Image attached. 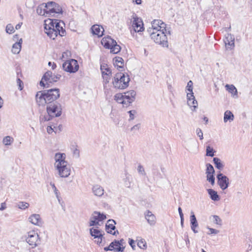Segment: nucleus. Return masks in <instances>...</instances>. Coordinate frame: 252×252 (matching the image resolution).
Segmentation results:
<instances>
[{"label": "nucleus", "mask_w": 252, "mask_h": 252, "mask_svg": "<svg viewBox=\"0 0 252 252\" xmlns=\"http://www.w3.org/2000/svg\"><path fill=\"white\" fill-rule=\"evenodd\" d=\"M46 111L48 113L44 116V121H49L53 118L59 117L62 113V108L61 104L58 102L47 104Z\"/></svg>", "instance_id": "nucleus-1"}, {"label": "nucleus", "mask_w": 252, "mask_h": 252, "mask_svg": "<svg viewBox=\"0 0 252 252\" xmlns=\"http://www.w3.org/2000/svg\"><path fill=\"white\" fill-rule=\"evenodd\" d=\"M130 26L129 29L134 37L135 33L143 32L144 30V25L141 19L138 18L135 13H133L130 19Z\"/></svg>", "instance_id": "nucleus-2"}, {"label": "nucleus", "mask_w": 252, "mask_h": 252, "mask_svg": "<svg viewBox=\"0 0 252 252\" xmlns=\"http://www.w3.org/2000/svg\"><path fill=\"white\" fill-rule=\"evenodd\" d=\"M167 35H168V33H165L162 30H158L156 32H152L150 34V36L156 43L161 45L163 47H167Z\"/></svg>", "instance_id": "nucleus-3"}, {"label": "nucleus", "mask_w": 252, "mask_h": 252, "mask_svg": "<svg viewBox=\"0 0 252 252\" xmlns=\"http://www.w3.org/2000/svg\"><path fill=\"white\" fill-rule=\"evenodd\" d=\"M101 43L105 48L110 50L111 53L117 54L121 50L120 46L110 36L108 35L103 37L101 41Z\"/></svg>", "instance_id": "nucleus-4"}, {"label": "nucleus", "mask_w": 252, "mask_h": 252, "mask_svg": "<svg viewBox=\"0 0 252 252\" xmlns=\"http://www.w3.org/2000/svg\"><path fill=\"white\" fill-rule=\"evenodd\" d=\"M61 77L59 74H55L51 71H47L43 76L41 80L40 81V85L44 88H48L49 83L56 82Z\"/></svg>", "instance_id": "nucleus-5"}, {"label": "nucleus", "mask_w": 252, "mask_h": 252, "mask_svg": "<svg viewBox=\"0 0 252 252\" xmlns=\"http://www.w3.org/2000/svg\"><path fill=\"white\" fill-rule=\"evenodd\" d=\"M56 22H57V19H48L44 21L45 32L50 38L53 40L56 38L55 34L57 33V32L54 29Z\"/></svg>", "instance_id": "nucleus-6"}, {"label": "nucleus", "mask_w": 252, "mask_h": 252, "mask_svg": "<svg viewBox=\"0 0 252 252\" xmlns=\"http://www.w3.org/2000/svg\"><path fill=\"white\" fill-rule=\"evenodd\" d=\"M125 75L124 73L120 72L115 74L113 81L115 88L124 89L126 88V81H125Z\"/></svg>", "instance_id": "nucleus-7"}, {"label": "nucleus", "mask_w": 252, "mask_h": 252, "mask_svg": "<svg viewBox=\"0 0 252 252\" xmlns=\"http://www.w3.org/2000/svg\"><path fill=\"white\" fill-rule=\"evenodd\" d=\"M63 70L69 73H74L78 71L79 64L76 60L71 59L67 61L63 64Z\"/></svg>", "instance_id": "nucleus-8"}, {"label": "nucleus", "mask_w": 252, "mask_h": 252, "mask_svg": "<svg viewBox=\"0 0 252 252\" xmlns=\"http://www.w3.org/2000/svg\"><path fill=\"white\" fill-rule=\"evenodd\" d=\"M56 169L58 172V174L60 177L66 178L68 177L71 172V169L67 162H64L59 165H57L55 166Z\"/></svg>", "instance_id": "nucleus-9"}, {"label": "nucleus", "mask_w": 252, "mask_h": 252, "mask_svg": "<svg viewBox=\"0 0 252 252\" xmlns=\"http://www.w3.org/2000/svg\"><path fill=\"white\" fill-rule=\"evenodd\" d=\"M106 219V215L99 212L94 211L92 214L90 219L89 226H96L99 225V221H102Z\"/></svg>", "instance_id": "nucleus-10"}, {"label": "nucleus", "mask_w": 252, "mask_h": 252, "mask_svg": "<svg viewBox=\"0 0 252 252\" xmlns=\"http://www.w3.org/2000/svg\"><path fill=\"white\" fill-rule=\"evenodd\" d=\"M26 241L32 246V248H35L40 243V239L39 236L34 231L28 232Z\"/></svg>", "instance_id": "nucleus-11"}, {"label": "nucleus", "mask_w": 252, "mask_h": 252, "mask_svg": "<svg viewBox=\"0 0 252 252\" xmlns=\"http://www.w3.org/2000/svg\"><path fill=\"white\" fill-rule=\"evenodd\" d=\"M47 104L56 102V100L60 97V90L57 88L45 90Z\"/></svg>", "instance_id": "nucleus-12"}, {"label": "nucleus", "mask_w": 252, "mask_h": 252, "mask_svg": "<svg viewBox=\"0 0 252 252\" xmlns=\"http://www.w3.org/2000/svg\"><path fill=\"white\" fill-rule=\"evenodd\" d=\"M217 179L218 184L222 190H225L228 187L229 179L226 176L219 172L217 175Z\"/></svg>", "instance_id": "nucleus-13"}, {"label": "nucleus", "mask_w": 252, "mask_h": 252, "mask_svg": "<svg viewBox=\"0 0 252 252\" xmlns=\"http://www.w3.org/2000/svg\"><path fill=\"white\" fill-rule=\"evenodd\" d=\"M47 9H49L50 15L52 13H62V9L55 2H48L45 4V6Z\"/></svg>", "instance_id": "nucleus-14"}, {"label": "nucleus", "mask_w": 252, "mask_h": 252, "mask_svg": "<svg viewBox=\"0 0 252 252\" xmlns=\"http://www.w3.org/2000/svg\"><path fill=\"white\" fill-rule=\"evenodd\" d=\"M64 26V23L63 21H59L57 19V22L55 23V31L57 32L55 34L56 37L59 35L60 36H63L65 35L66 32L65 29L63 28Z\"/></svg>", "instance_id": "nucleus-15"}, {"label": "nucleus", "mask_w": 252, "mask_h": 252, "mask_svg": "<svg viewBox=\"0 0 252 252\" xmlns=\"http://www.w3.org/2000/svg\"><path fill=\"white\" fill-rule=\"evenodd\" d=\"M45 90L43 91H39L36 93L35 98L37 103L38 105H44L45 104H47V100Z\"/></svg>", "instance_id": "nucleus-16"}, {"label": "nucleus", "mask_w": 252, "mask_h": 252, "mask_svg": "<svg viewBox=\"0 0 252 252\" xmlns=\"http://www.w3.org/2000/svg\"><path fill=\"white\" fill-rule=\"evenodd\" d=\"M115 224L116 222L114 220L111 219L109 220L105 224L106 231L108 233L112 234L113 235H116V233H119L118 230L114 231V232L112 231V230H114L116 229V226H115Z\"/></svg>", "instance_id": "nucleus-17"}, {"label": "nucleus", "mask_w": 252, "mask_h": 252, "mask_svg": "<svg viewBox=\"0 0 252 252\" xmlns=\"http://www.w3.org/2000/svg\"><path fill=\"white\" fill-rule=\"evenodd\" d=\"M187 104L190 107H193L192 109L193 111H195L196 108L197 107V101L195 99L193 95V93H187Z\"/></svg>", "instance_id": "nucleus-18"}, {"label": "nucleus", "mask_w": 252, "mask_h": 252, "mask_svg": "<svg viewBox=\"0 0 252 252\" xmlns=\"http://www.w3.org/2000/svg\"><path fill=\"white\" fill-rule=\"evenodd\" d=\"M145 218L147 220L148 223L151 225H154L156 222V216L149 210L145 212Z\"/></svg>", "instance_id": "nucleus-19"}, {"label": "nucleus", "mask_w": 252, "mask_h": 252, "mask_svg": "<svg viewBox=\"0 0 252 252\" xmlns=\"http://www.w3.org/2000/svg\"><path fill=\"white\" fill-rule=\"evenodd\" d=\"M29 221L32 224L41 226L42 225V220L39 214H32L29 218Z\"/></svg>", "instance_id": "nucleus-20"}, {"label": "nucleus", "mask_w": 252, "mask_h": 252, "mask_svg": "<svg viewBox=\"0 0 252 252\" xmlns=\"http://www.w3.org/2000/svg\"><path fill=\"white\" fill-rule=\"evenodd\" d=\"M224 42L226 46H230V49H233L235 46L234 36L230 33H227L224 39Z\"/></svg>", "instance_id": "nucleus-21"}, {"label": "nucleus", "mask_w": 252, "mask_h": 252, "mask_svg": "<svg viewBox=\"0 0 252 252\" xmlns=\"http://www.w3.org/2000/svg\"><path fill=\"white\" fill-rule=\"evenodd\" d=\"M90 235L94 237V238H97V239H99V238H103L104 233H103L102 231L94 228H91L90 229Z\"/></svg>", "instance_id": "nucleus-22"}, {"label": "nucleus", "mask_w": 252, "mask_h": 252, "mask_svg": "<svg viewBox=\"0 0 252 252\" xmlns=\"http://www.w3.org/2000/svg\"><path fill=\"white\" fill-rule=\"evenodd\" d=\"M65 155L63 153H56L55 156V160L56 162L55 163V167L57 165L63 163V162H66L67 161L65 160Z\"/></svg>", "instance_id": "nucleus-23"}, {"label": "nucleus", "mask_w": 252, "mask_h": 252, "mask_svg": "<svg viewBox=\"0 0 252 252\" xmlns=\"http://www.w3.org/2000/svg\"><path fill=\"white\" fill-rule=\"evenodd\" d=\"M45 5L43 3L40 5H39L36 9V12L38 15H45V16H48V15H50V12H49V9H47L46 7H45Z\"/></svg>", "instance_id": "nucleus-24"}, {"label": "nucleus", "mask_w": 252, "mask_h": 252, "mask_svg": "<svg viewBox=\"0 0 252 252\" xmlns=\"http://www.w3.org/2000/svg\"><path fill=\"white\" fill-rule=\"evenodd\" d=\"M190 221L191 230L194 233H197L198 231L196 230L195 228L198 227V224L196 217L193 212H191V215L190 217Z\"/></svg>", "instance_id": "nucleus-25"}, {"label": "nucleus", "mask_w": 252, "mask_h": 252, "mask_svg": "<svg viewBox=\"0 0 252 252\" xmlns=\"http://www.w3.org/2000/svg\"><path fill=\"white\" fill-rule=\"evenodd\" d=\"M160 24V20H154L152 22V28H149L148 29V32L150 33V34L152 32H156L158 30H159V25Z\"/></svg>", "instance_id": "nucleus-26"}, {"label": "nucleus", "mask_w": 252, "mask_h": 252, "mask_svg": "<svg viewBox=\"0 0 252 252\" xmlns=\"http://www.w3.org/2000/svg\"><path fill=\"white\" fill-rule=\"evenodd\" d=\"M101 29H102V31L100 30V28L98 25H94L91 28L93 33L98 35V36H101L103 35L104 30L102 27Z\"/></svg>", "instance_id": "nucleus-27"}, {"label": "nucleus", "mask_w": 252, "mask_h": 252, "mask_svg": "<svg viewBox=\"0 0 252 252\" xmlns=\"http://www.w3.org/2000/svg\"><path fill=\"white\" fill-rule=\"evenodd\" d=\"M22 43V39L21 38L18 42L15 43L12 47V52L13 54H17L19 53L21 49V45Z\"/></svg>", "instance_id": "nucleus-28"}, {"label": "nucleus", "mask_w": 252, "mask_h": 252, "mask_svg": "<svg viewBox=\"0 0 252 252\" xmlns=\"http://www.w3.org/2000/svg\"><path fill=\"white\" fill-rule=\"evenodd\" d=\"M94 194L97 196H101L104 194V189L101 186L96 185L92 189Z\"/></svg>", "instance_id": "nucleus-29"}, {"label": "nucleus", "mask_w": 252, "mask_h": 252, "mask_svg": "<svg viewBox=\"0 0 252 252\" xmlns=\"http://www.w3.org/2000/svg\"><path fill=\"white\" fill-rule=\"evenodd\" d=\"M226 90L236 98L238 97V92L236 87L233 85L226 84L225 85Z\"/></svg>", "instance_id": "nucleus-30"}, {"label": "nucleus", "mask_w": 252, "mask_h": 252, "mask_svg": "<svg viewBox=\"0 0 252 252\" xmlns=\"http://www.w3.org/2000/svg\"><path fill=\"white\" fill-rule=\"evenodd\" d=\"M136 92L131 90L130 91H127V102L131 103L133 102L135 99Z\"/></svg>", "instance_id": "nucleus-31"}, {"label": "nucleus", "mask_w": 252, "mask_h": 252, "mask_svg": "<svg viewBox=\"0 0 252 252\" xmlns=\"http://www.w3.org/2000/svg\"><path fill=\"white\" fill-rule=\"evenodd\" d=\"M207 191L212 200L214 201H218L220 200V196L216 191L213 189H208Z\"/></svg>", "instance_id": "nucleus-32"}, {"label": "nucleus", "mask_w": 252, "mask_h": 252, "mask_svg": "<svg viewBox=\"0 0 252 252\" xmlns=\"http://www.w3.org/2000/svg\"><path fill=\"white\" fill-rule=\"evenodd\" d=\"M126 95L121 93H118L115 95V100L119 103L124 104L125 103V99Z\"/></svg>", "instance_id": "nucleus-33"}, {"label": "nucleus", "mask_w": 252, "mask_h": 252, "mask_svg": "<svg viewBox=\"0 0 252 252\" xmlns=\"http://www.w3.org/2000/svg\"><path fill=\"white\" fill-rule=\"evenodd\" d=\"M234 116L233 113L229 110H227L224 114L223 121L224 123L227 122L228 121H233Z\"/></svg>", "instance_id": "nucleus-34"}, {"label": "nucleus", "mask_w": 252, "mask_h": 252, "mask_svg": "<svg viewBox=\"0 0 252 252\" xmlns=\"http://www.w3.org/2000/svg\"><path fill=\"white\" fill-rule=\"evenodd\" d=\"M213 162L215 164V167L218 169L220 170L223 168L224 165L222 164L221 160L219 158L217 157L214 158Z\"/></svg>", "instance_id": "nucleus-35"}, {"label": "nucleus", "mask_w": 252, "mask_h": 252, "mask_svg": "<svg viewBox=\"0 0 252 252\" xmlns=\"http://www.w3.org/2000/svg\"><path fill=\"white\" fill-rule=\"evenodd\" d=\"M124 60L121 57H116L115 64L117 66L118 68H123L124 66Z\"/></svg>", "instance_id": "nucleus-36"}, {"label": "nucleus", "mask_w": 252, "mask_h": 252, "mask_svg": "<svg viewBox=\"0 0 252 252\" xmlns=\"http://www.w3.org/2000/svg\"><path fill=\"white\" fill-rule=\"evenodd\" d=\"M160 24L161 25H160L159 26V30H162V31L165 32V33H168V35H170L171 34V32L169 29L167 28L166 25L161 20H160Z\"/></svg>", "instance_id": "nucleus-37"}, {"label": "nucleus", "mask_w": 252, "mask_h": 252, "mask_svg": "<svg viewBox=\"0 0 252 252\" xmlns=\"http://www.w3.org/2000/svg\"><path fill=\"white\" fill-rule=\"evenodd\" d=\"M13 141L14 139L12 137L9 136H7L4 137L2 142L5 146H9L13 143Z\"/></svg>", "instance_id": "nucleus-38"}, {"label": "nucleus", "mask_w": 252, "mask_h": 252, "mask_svg": "<svg viewBox=\"0 0 252 252\" xmlns=\"http://www.w3.org/2000/svg\"><path fill=\"white\" fill-rule=\"evenodd\" d=\"M116 242L118 244H115V251L116 252H123L125 247L123 246L119 240H116Z\"/></svg>", "instance_id": "nucleus-39"}, {"label": "nucleus", "mask_w": 252, "mask_h": 252, "mask_svg": "<svg viewBox=\"0 0 252 252\" xmlns=\"http://www.w3.org/2000/svg\"><path fill=\"white\" fill-rule=\"evenodd\" d=\"M206 174H211L215 173V170L210 163H207L206 165Z\"/></svg>", "instance_id": "nucleus-40"}, {"label": "nucleus", "mask_w": 252, "mask_h": 252, "mask_svg": "<svg viewBox=\"0 0 252 252\" xmlns=\"http://www.w3.org/2000/svg\"><path fill=\"white\" fill-rule=\"evenodd\" d=\"M30 204L24 201H21L17 204V207L18 208L22 210H25L27 208H28Z\"/></svg>", "instance_id": "nucleus-41"}, {"label": "nucleus", "mask_w": 252, "mask_h": 252, "mask_svg": "<svg viewBox=\"0 0 252 252\" xmlns=\"http://www.w3.org/2000/svg\"><path fill=\"white\" fill-rule=\"evenodd\" d=\"M129 114V119L128 121H132L135 119V118L137 115V112L136 110H130L127 112Z\"/></svg>", "instance_id": "nucleus-42"}, {"label": "nucleus", "mask_w": 252, "mask_h": 252, "mask_svg": "<svg viewBox=\"0 0 252 252\" xmlns=\"http://www.w3.org/2000/svg\"><path fill=\"white\" fill-rule=\"evenodd\" d=\"M100 69L102 74V72H104V70L106 71V74H111L112 73L111 70L110 68L107 67V65L106 64H101L100 66Z\"/></svg>", "instance_id": "nucleus-43"}, {"label": "nucleus", "mask_w": 252, "mask_h": 252, "mask_svg": "<svg viewBox=\"0 0 252 252\" xmlns=\"http://www.w3.org/2000/svg\"><path fill=\"white\" fill-rule=\"evenodd\" d=\"M214 150L210 146L206 147V156L213 157L214 156Z\"/></svg>", "instance_id": "nucleus-44"}, {"label": "nucleus", "mask_w": 252, "mask_h": 252, "mask_svg": "<svg viewBox=\"0 0 252 252\" xmlns=\"http://www.w3.org/2000/svg\"><path fill=\"white\" fill-rule=\"evenodd\" d=\"M104 72H102V77L103 79L104 85H106L109 82L110 79V76L111 74H103Z\"/></svg>", "instance_id": "nucleus-45"}, {"label": "nucleus", "mask_w": 252, "mask_h": 252, "mask_svg": "<svg viewBox=\"0 0 252 252\" xmlns=\"http://www.w3.org/2000/svg\"><path fill=\"white\" fill-rule=\"evenodd\" d=\"M214 174H207V180L213 186L215 184V178Z\"/></svg>", "instance_id": "nucleus-46"}, {"label": "nucleus", "mask_w": 252, "mask_h": 252, "mask_svg": "<svg viewBox=\"0 0 252 252\" xmlns=\"http://www.w3.org/2000/svg\"><path fill=\"white\" fill-rule=\"evenodd\" d=\"M193 82L190 80L188 82L187 86L186 87V91H188V93H193Z\"/></svg>", "instance_id": "nucleus-47"}, {"label": "nucleus", "mask_w": 252, "mask_h": 252, "mask_svg": "<svg viewBox=\"0 0 252 252\" xmlns=\"http://www.w3.org/2000/svg\"><path fill=\"white\" fill-rule=\"evenodd\" d=\"M213 217L214 219V220H213L214 223H215L216 224L219 225H221L222 220L218 216L214 215L213 216Z\"/></svg>", "instance_id": "nucleus-48"}, {"label": "nucleus", "mask_w": 252, "mask_h": 252, "mask_svg": "<svg viewBox=\"0 0 252 252\" xmlns=\"http://www.w3.org/2000/svg\"><path fill=\"white\" fill-rule=\"evenodd\" d=\"M14 29L13 26L10 24H8L6 27V32L9 34H11L14 32Z\"/></svg>", "instance_id": "nucleus-49"}, {"label": "nucleus", "mask_w": 252, "mask_h": 252, "mask_svg": "<svg viewBox=\"0 0 252 252\" xmlns=\"http://www.w3.org/2000/svg\"><path fill=\"white\" fill-rule=\"evenodd\" d=\"M50 185L52 186L53 190H54V192L56 195V197L58 199V200H59V190H58V189H57V188L56 187L55 185V184L52 183V182H50Z\"/></svg>", "instance_id": "nucleus-50"}, {"label": "nucleus", "mask_w": 252, "mask_h": 252, "mask_svg": "<svg viewBox=\"0 0 252 252\" xmlns=\"http://www.w3.org/2000/svg\"><path fill=\"white\" fill-rule=\"evenodd\" d=\"M140 127V124H136L130 128V131L131 132H133V134H135L138 131Z\"/></svg>", "instance_id": "nucleus-51"}, {"label": "nucleus", "mask_w": 252, "mask_h": 252, "mask_svg": "<svg viewBox=\"0 0 252 252\" xmlns=\"http://www.w3.org/2000/svg\"><path fill=\"white\" fill-rule=\"evenodd\" d=\"M196 133L200 140H202L203 139V132L200 128H197L196 129Z\"/></svg>", "instance_id": "nucleus-52"}, {"label": "nucleus", "mask_w": 252, "mask_h": 252, "mask_svg": "<svg viewBox=\"0 0 252 252\" xmlns=\"http://www.w3.org/2000/svg\"><path fill=\"white\" fill-rule=\"evenodd\" d=\"M137 170L139 174L142 175H145L146 173L145 171V170L141 165H139L137 167Z\"/></svg>", "instance_id": "nucleus-53"}, {"label": "nucleus", "mask_w": 252, "mask_h": 252, "mask_svg": "<svg viewBox=\"0 0 252 252\" xmlns=\"http://www.w3.org/2000/svg\"><path fill=\"white\" fill-rule=\"evenodd\" d=\"M127 180L129 182V186H127L128 188H133L134 186V183L133 182V178L131 177H127Z\"/></svg>", "instance_id": "nucleus-54"}, {"label": "nucleus", "mask_w": 252, "mask_h": 252, "mask_svg": "<svg viewBox=\"0 0 252 252\" xmlns=\"http://www.w3.org/2000/svg\"><path fill=\"white\" fill-rule=\"evenodd\" d=\"M208 228L209 230V232L208 233V234H209V235H211V234H217L219 232V231L217 229H214L212 228H209V227H208Z\"/></svg>", "instance_id": "nucleus-55"}, {"label": "nucleus", "mask_w": 252, "mask_h": 252, "mask_svg": "<svg viewBox=\"0 0 252 252\" xmlns=\"http://www.w3.org/2000/svg\"><path fill=\"white\" fill-rule=\"evenodd\" d=\"M115 244H118V242H116V240H115L110 244L109 246H108L109 251H115Z\"/></svg>", "instance_id": "nucleus-56"}, {"label": "nucleus", "mask_w": 252, "mask_h": 252, "mask_svg": "<svg viewBox=\"0 0 252 252\" xmlns=\"http://www.w3.org/2000/svg\"><path fill=\"white\" fill-rule=\"evenodd\" d=\"M137 245L139 248L142 249H144L146 248V243H144L142 241L138 242Z\"/></svg>", "instance_id": "nucleus-57"}, {"label": "nucleus", "mask_w": 252, "mask_h": 252, "mask_svg": "<svg viewBox=\"0 0 252 252\" xmlns=\"http://www.w3.org/2000/svg\"><path fill=\"white\" fill-rule=\"evenodd\" d=\"M129 244L131 247L132 249L133 250H135V248L136 247V246L135 245V242L134 240L129 239Z\"/></svg>", "instance_id": "nucleus-58"}, {"label": "nucleus", "mask_w": 252, "mask_h": 252, "mask_svg": "<svg viewBox=\"0 0 252 252\" xmlns=\"http://www.w3.org/2000/svg\"><path fill=\"white\" fill-rule=\"evenodd\" d=\"M185 238H186L185 242H186V245H187V247L188 248H189V246H190V242H189V237H188V234L185 235Z\"/></svg>", "instance_id": "nucleus-59"}, {"label": "nucleus", "mask_w": 252, "mask_h": 252, "mask_svg": "<svg viewBox=\"0 0 252 252\" xmlns=\"http://www.w3.org/2000/svg\"><path fill=\"white\" fill-rule=\"evenodd\" d=\"M17 83L18 84V85H19V89L20 90H22L23 88V87L22 86L21 84H23V82L19 78H18L17 79Z\"/></svg>", "instance_id": "nucleus-60"}, {"label": "nucleus", "mask_w": 252, "mask_h": 252, "mask_svg": "<svg viewBox=\"0 0 252 252\" xmlns=\"http://www.w3.org/2000/svg\"><path fill=\"white\" fill-rule=\"evenodd\" d=\"M49 66H52V68L53 69H54L56 67V64L54 63H52L51 62H49L48 63Z\"/></svg>", "instance_id": "nucleus-61"}, {"label": "nucleus", "mask_w": 252, "mask_h": 252, "mask_svg": "<svg viewBox=\"0 0 252 252\" xmlns=\"http://www.w3.org/2000/svg\"><path fill=\"white\" fill-rule=\"evenodd\" d=\"M6 203L5 202H3L1 204V206L0 207V210L2 211L4 210L6 208Z\"/></svg>", "instance_id": "nucleus-62"}, {"label": "nucleus", "mask_w": 252, "mask_h": 252, "mask_svg": "<svg viewBox=\"0 0 252 252\" xmlns=\"http://www.w3.org/2000/svg\"><path fill=\"white\" fill-rule=\"evenodd\" d=\"M47 131L48 132V133H49V134L51 133L53 131V129L52 128V126H48L47 128Z\"/></svg>", "instance_id": "nucleus-63"}, {"label": "nucleus", "mask_w": 252, "mask_h": 252, "mask_svg": "<svg viewBox=\"0 0 252 252\" xmlns=\"http://www.w3.org/2000/svg\"><path fill=\"white\" fill-rule=\"evenodd\" d=\"M178 212H179V215H180V217H184V215H183V213L182 212V209L180 207L178 208Z\"/></svg>", "instance_id": "nucleus-64"}]
</instances>
